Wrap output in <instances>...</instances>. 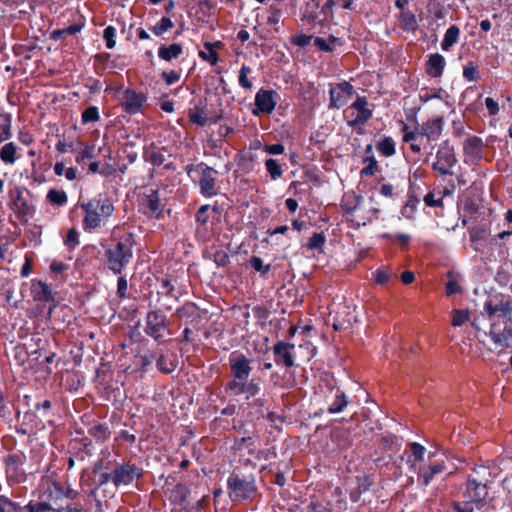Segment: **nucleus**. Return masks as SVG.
<instances>
[{"instance_id": "nucleus-1", "label": "nucleus", "mask_w": 512, "mask_h": 512, "mask_svg": "<svg viewBox=\"0 0 512 512\" xmlns=\"http://www.w3.org/2000/svg\"><path fill=\"white\" fill-rule=\"evenodd\" d=\"M231 379L225 384L224 390L231 396H244L250 400L261 391V378H251L253 359L240 351H234L229 356Z\"/></svg>"}, {"instance_id": "nucleus-2", "label": "nucleus", "mask_w": 512, "mask_h": 512, "mask_svg": "<svg viewBox=\"0 0 512 512\" xmlns=\"http://www.w3.org/2000/svg\"><path fill=\"white\" fill-rule=\"evenodd\" d=\"M136 235L118 226L114 227L105 246L106 267L115 275H121L133 259Z\"/></svg>"}, {"instance_id": "nucleus-3", "label": "nucleus", "mask_w": 512, "mask_h": 512, "mask_svg": "<svg viewBox=\"0 0 512 512\" xmlns=\"http://www.w3.org/2000/svg\"><path fill=\"white\" fill-rule=\"evenodd\" d=\"M85 215L82 227L85 232H93L99 229L102 222L107 221L115 210L112 200L104 194H98L87 202L80 204Z\"/></svg>"}, {"instance_id": "nucleus-4", "label": "nucleus", "mask_w": 512, "mask_h": 512, "mask_svg": "<svg viewBox=\"0 0 512 512\" xmlns=\"http://www.w3.org/2000/svg\"><path fill=\"white\" fill-rule=\"evenodd\" d=\"M226 488L229 499L234 503L252 500L258 492L256 476L233 471L227 478Z\"/></svg>"}, {"instance_id": "nucleus-5", "label": "nucleus", "mask_w": 512, "mask_h": 512, "mask_svg": "<svg viewBox=\"0 0 512 512\" xmlns=\"http://www.w3.org/2000/svg\"><path fill=\"white\" fill-rule=\"evenodd\" d=\"M34 381L45 383L52 374L55 352L47 338L34 339Z\"/></svg>"}, {"instance_id": "nucleus-6", "label": "nucleus", "mask_w": 512, "mask_h": 512, "mask_svg": "<svg viewBox=\"0 0 512 512\" xmlns=\"http://www.w3.org/2000/svg\"><path fill=\"white\" fill-rule=\"evenodd\" d=\"M446 457L430 453L425 462L414 471L417 474V483L421 487H427L440 478L449 474L446 465Z\"/></svg>"}, {"instance_id": "nucleus-7", "label": "nucleus", "mask_w": 512, "mask_h": 512, "mask_svg": "<svg viewBox=\"0 0 512 512\" xmlns=\"http://www.w3.org/2000/svg\"><path fill=\"white\" fill-rule=\"evenodd\" d=\"M144 332L159 344L165 342L164 338L171 335V332L170 320L163 310L154 308L147 312Z\"/></svg>"}, {"instance_id": "nucleus-8", "label": "nucleus", "mask_w": 512, "mask_h": 512, "mask_svg": "<svg viewBox=\"0 0 512 512\" xmlns=\"http://www.w3.org/2000/svg\"><path fill=\"white\" fill-rule=\"evenodd\" d=\"M12 209L17 219L24 224H28L32 216V194L24 187H15L11 190Z\"/></svg>"}, {"instance_id": "nucleus-9", "label": "nucleus", "mask_w": 512, "mask_h": 512, "mask_svg": "<svg viewBox=\"0 0 512 512\" xmlns=\"http://www.w3.org/2000/svg\"><path fill=\"white\" fill-rule=\"evenodd\" d=\"M463 498L468 503L475 505L476 508H483L488 503L489 499V487L487 482L479 481L469 475L465 483Z\"/></svg>"}, {"instance_id": "nucleus-10", "label": "nucleus", "mask_w": 512, "mask_h": 512, "mask_svg": "<svg viewBox=\"0 0 512 512\" xmlns=\"http://www.w3.org/2000/svg\"><path fill=\"white\" fill-rule=\"evenodd\" d=\"M142 466L128 460L117 463L114 467V486H129L144 476Z\"/></svg>"}, {"instance_id": "nucleus-11", "label": "nucleus", "mask_w": 512, "mask_h": 512, "mask_svg": "<svg viewBox=\"0 0 512 512\" xmlns=\"http://www.w3.org/2000/svg\"><path fill=\"white\" fill-rule=\"evenodd\" d=\"M324 408L329 414H338L343 412L350 404L346 393L338 386L327 385L323 391Z\"/></svg>"}, {"instance_id": "nucleus-12", "label": "nucleus", "mask_w": 512, "mask_h": 512, "mask_svg": "<svg viewBox=\"0 0 512 512\" xmlns=\"http://www.w3.org/2000/svg\"><path fill=\"white\" fill-rule=\"evenodd\" d=\"M64 495V488L49 476H43L38 486V502L57 506Z\"/></svg>"}, {"instance_id": "nucleus-13", "label": "nucleus", "mask_w": 512, "mask_h": 512, "mask_svg": "<svg viewBox=\"0 0 512 512\" xmlns=\"http://www.w3.org/2000/svg\"><path fill=\"white\" fill-rule=\"evenodd\" d=\"M457 163L454 148L444 141L436 152V161L432 164L433 170L441 175H452V168Z\"/></svg>"}, {"instance_id": "nucleus-14", "label": "nucleus", "mask_w": 512, "mask_h": 512, "mask_svg": "<svg viewBox=\"0 0 512 512\" xmlns=\"http://www.w3.org/2000/svg\"><path fill=\"white\" fill-rule=\"evenodd\" d=\"M196 167L197 170H200V178L198 181L200 193L206 198L216 196L218 194V188L216 186L215 175L218 172L204 162H200Z\"/></svg>"}, {"instance_id": "nucleus-15", "label": "nucleus", "mask_w": 512, "mask_h": 512, "mask_svg": "<svg viewBox=\"0 0 512 512\" xmlns=\"http://www.w3.org/2000/svg\"><path fill=\"white\" fill-rule=\"evenodd\" d=\"M205 314L206 312L201 310L200 307L192 301H186L175 310V316L177 318L184 321L186 325L193 326L196 330L199 329V324Z\"/></svg>"}, {"instance_id": "nucleus-16", "label": "nucleus", "mask_w": 512, "mask_h": 512, "mask_svg": "<svg viewBox=\"0 0 512 512\" xmlns=\"http://www.w3.org/2000/svg\"><path fill=\"white\" fill-rule=\"evenodd\" d=\"M354 94V88L348 81H342L329 90V108L340 109L348 103V98Z\"/></svg>"}, {"instance_id": "nucleus-17", "label": "nucleus", "mask_w": 512, "mask_h": 512, "mask_svg": "<svg viewBox=\"0 0 512 512\" xmlns=\"http://www.w3.org/2000/svg\"><path fill=\"white\" fill-rule=\"evenodd\" d=\"M485 144L481 137L468 135L463 142L465 163L477 165L483 158Z\"/></svg>"}, {"instance_id": "nucleus-18", "label": "nucleus", "mask_w": 512, "mask_h": 512, "mask_svg": "<svg viewBox=\"0 0 512 512\" xmlns=\"http://www.w3.org/2000/svg\"><path fill=\"white\" fill-rule=\"evenodd\" d=\"M294 350L293 343L283 340L276 342L272 347L275 364L285 368L293 367L295 365Z\"/></svg>"}, {"instance_id": "nucleus-19", "label": "nucleus", "mask_w": 512, "mask_h": 512, "mask_svg": "<svg viewBox=\"0 0 512 512\" xmlns=\"http://www.w3.org/2000/svg\"><path fill=\"white\" fill-rule=\"evenodd\" d=\"M357 322L356 306L344 304L336 311L332 327L335 331H341L351 328Z\"/></svg>"}, {"instance_id": "nucleus-20", "label": "nucleus", "mask_w": 512, "mask_h": 512, "mask_svg": "<svg viewBox=\"0 0 512 512\" xmlns=\"http://www.w3.org/2000/svg\"><path fill=\"white\" fill-rule=\"evenodd\" d=\"M278 97V93L274 90H267L264 88L259 89L255 95V106L257 111H253V114H271L275 109Z\"/></svg>"}, {"instance_id": "nucleus-21", "label": "nucleus", "mask_w": 512, "mask_h": 512, "mask_svg": "<svg viewBox=\"0 0 512 512\" xmlns=\"http://www.w3.org/2000/svg\"><path fill=\"white\" fill-rule=\"evenodd\" d=\"M146 101L147 96L144 93H138L133 89L127 88L123 93L121 107L126 113L135 115L141 112Z\"/></svg>"}, {"instance_id": "nucleus-22", "label": "nucleus", "mask_w": 512, "mask_h": 512, "mask_svg": "<svg viewBox=\"0 0 512 512\" xmlns=\"http://www.w3.org/2000/svg\"><path fill=\"white\" fill-rule=\"evenodd\" d=\"M190 489L184 483H177L170 491L168 499L174 506L179 507L180 511L190 512L193 505L189 501Z\"/></svg>"}, {"instance_id": "nucleus-23", "label": "nucleus", "mask_w": 512, "mask_h": 512, "mask_svg": "<svg viewBox=\"0 0 512 512\" xmlns=\"http://www.w3.org/2000/svg\"><path fill=\"white\" fill-rule=\"evenodd\" d=\"M368 101L365 96H357L356 100L351 104V108L357 111L354 119L348 121V126L357 128L365 125L373 116V111L368 107Z\"/></svg>"}, {"instance_id": "nucleus-24", "label": "nucleus", "mask_w": 512, "mask_h": 512, "mask_svg": "<svg viewBox=\"0 0 512 512\" xmlns=\"http://www.w3.org/2000/svg\"><path fill=\"white\" fill-rule=\"evenodd\" d=\"M6 474L9 480L17 483L26 481L27 475L23 469V456L11 454L6 458Z\"/></svg>"}, {"instance_id": "nucleus-25", "label": "nucleus", "mask_w": 512, "mask_h": 512, "mask_svg": "<svg viewBox=\"0 0 512 512\" xmlns=\"http://www.w3.org/2000/svg\"><path fill=\"white\" fill-rule=\"evenodd\" d=\"M444 121L440 116L428 119L423 122L419 128L421 138H426L427 144H431L440 138L443 130Z\"/></svg>"}, {"instance_id": "nucleus-26", "label": "nucleus", "mask_w": 512, "mask_h": 512, "mask_svg": "<svg viewBox=\"0 0 512 512\" xmlns=\"http://www.w3.org/2000/svg\"><path fill=\"white\" fill-rule=\"evenodd\" d=\"M144 214L157 219L163 217V206L161 205L159 191L157 189L151 190V192L145 196Z\"/></svg>"}, {"instance_id": "nucleus-27", "label": "nucleus", "mask_w": 512, "mask_h": 512, "mask_svg": "<svg viewBox=\"0 0 512 512\" xmlns=\"http://www.w3.org/2000/svg\"><path fill=\"white\" fill-rule=\"evenodd\" d=\"M35 284H37L39 290L34 295V301H40L48 304V315H51L52 311L58 305V302L55 299V293H53L50 287L43 281H34V285Z\"/></svg>"}, {"instance_id": "nucleus-28", "label": "nucleus", "mask_w": 512, "mask_h": 512, "mask_svg": "<svg viewBox=\"0 0 512 512\" xmlns=\"http://www.w3.org/2000/svg\"><path fill=\"white\" fill-rule=\"evenodd\" d=\"M20 295V299H14L13 291L7 290L6 300L15 308H28L31 302L30 297L32 296V284L23 283L20 288Z\"/></svg>"}, {"instance_id": "nucleus-29", "label": "nucleus", "mask_w": 512, "mask_h": 512, "mask_svg": "<svg viewBox=\"0 0 512 512\" xmlns=\"http://www.w3.org/2000/svg\"><path fill=\"white\" fill-rule=\"evenodd\" d=\"M445 66L446 61L443 55L434 53L429 55L425 64V71L430 77L440 78L443 75Z\"/></svg>"}, {"instance_id": "nucleus-30", "label": "nucleus", "mask_w": 512, "mask_h": 512, "mask_svg": "<svg viewBox=\"0 0 512 512\" xmlns=\"http://www.w3.org/2000/svg\"><path fill=\"white\" fill-rule=\"evenodd\" d=\"M321 0H310V2H306L301 9V20L306 22L309 25H316L319 23V15L321 13L320 9Z\"/></svg>"}, {"instance_id": "nucleus-31", "label": "nucleus", "mask_w": 512, "mask_h": 512, "mask_svg": "<svg viewBox=\"0 0 512 512\" xmlns=\"http://www.w3.org/2000/svg\"><path fill=\"white\" fill-rule=\"evenodd\" d=\"M497 324H491L489 336L492 341L503 348L512 347V327H505L502 332L497 331Z\"/></svg>"}, {"instance_id": "nucleus-32", "label": "nucleus", "mask_w": 512, "mask_h": 512, "mask_svg": "<svg viewBox=\"0 0 512 512\" xmlns=\"http://www.w3.org/2000/svg\"><path fill=\"white\" fill-rule=\"evenodd\" d=\"M484 310L489 318L496 313H500L502 317H509L512 314V303L504 300L494 303L492 300H488L484 304Z\"/></svg>"}, {"instance_id": "nucleus-33", "label": "nucleus", "mask_w": 512, "mask_h": 512, "mask_svg": "<svg viewBox=\"0 0 512 512\" xmlns=\"http://www.w3.org/2000/svg\"><path fill=\"white\" fill-rule=\"evenodd\" d=\"M372 486V482L367 475L356 476L355 486L350 489L349 498L351 502L357 503L362 494L369 491Z\"/></svg>"}, {"instance_id": "nucleus-34", "label": "nucleus", "mask_w": 512, "mask_h": 512, "mask_svg": "<svg viewBox=\"0 0 512 512\" xmlns=\"http://www.w3.org/2000/svg\"><path fill=\"white\" fill-rule=\"evenodd\" d=\"M165 148H159L154 143L144 148L143 158L146 162L152 164L154 167H159L164 164L166 158L162 153Z\"/></svg>"}, {"instance_id": "nucleus-35", "label": "nucleus", "mask_w": 512, "mask_h": 512, "mask_svg": "<svg viewBox=\"0 0 512 512\" xmlns=\"http://www.w3.org/2000/svg\"><path fill=\"white\" fill-rule=\"evenodd\" d=\"M448 281L445 285V293L447 296H452L455 294H462L463 288L461 286V282L463 281V276L458 273L454 272L453 270H449L446 274Z\"/></svg>"}, {"instance_id": "nucleus-36", "label": "nucleus", "mask_w": 512, "mask_h": 512, "mask_svg": "<svg viewBox=\"0 0 512 512\" xmlns=\"http://www.w3.org/2000/svg\"><path fill=\"white\" fill-rule=\"evenodd\" d=\"M155 364L157 369L164 374H171L177 368V363L172 356L165 354L161 349L156 350Z\"/></svg>"}, {"instance_id": "nucleus-37", "label": "nucleus", "mask_w": 512, "mask_h": 512, "mask_svg": "<svg viewBox=\"0 0 512 512\" xmlns=\"http://www.w3.org/2000/svg\"><path fill=\"white\" fill-rule=\"evenodd\" d=\"M183 53V46L180 43H172L170 45H160L158 48V57L166 62L177 59Z\"/></svg>"}, {"instance_id": "nucleus-38", "label": "nucleus", "mask_w": 512, "mask_h": 512, "mask_svg": "<svg viewBox=\"0 0 512 512\" xmlns=\"http://www.w3.org/2000/svg\"><path fill=\"white\" fill-rule=\"evenodd\" d=\"M410 450L411 453L407 457V464L409 465L411 470L416 471L417 463L421 462L422 464L423 462H425L424 455L426 452V448L417 442H413L410 444Z\"/></svg>"}, {"instance_id": "nucleus-39", "label": "nucleus", "mask_w": 512, "mask_h": 512, "mask_svg": "<svg viewBox=\"0 0 512 512\" xmlns=\"http://www.w3.org/2000/svg\"><path fill=\"white\" fill-rule=\"evenodd\" d=\"M0 512H32V500L25 506H21L8 497L0 495Z\"/></svg>"}, {"instance_id": "nucleus-40", "label": "nucleus", "mask_w": 512, "mask_h": 512, "mask_svg": "<svg viewBox=\"0 0 512 512\" xmlns=\"http://www.w3.org/2000/svg\"><path fill=\"white\" fill-rule=\"evenodd\" d=\"M203 46L207 50V52L199 51V57L202 60L208 61L212 66L216 65L219 61V56L215 52V49H220L223 46V43L221 41H216L214 43L205 42Z\"/></svg>"}, {"instance_id": "nucleus-41", "label": "nucleus", "mask_w": 512, "mask_h": 512, "mask_svg": "<svg viewBox=\"0 0 512 512\" xmlns=\"http://www.w3.org/2000/svg\"><path fill=\"white\" fill-rule=\"evenodd\" d=\"M399 27L403 31L415 33L418 29V22L415 14L409 10L401 11L399 15Z\"/></svg>"}, {"instance_id": "nucleus-42", "label": "nucleus", "mask_w": 512, "mask_h": 512, "mask_svg": "<svg viewBox=\"0 0 512 512\" xmlns=\"http://www.w3.org/2000/svg\"><path fill=\"white\" fill-rule=\"evenodd\" d=\"M238 170L246 175L254 170V164L256 161V155L252 153L240 152L236 155Z\"/></svg>"}, {"instance_id": "nucleus-43", "label": "nucleus", "mask_w": 512, "mask_h": 512, "mask_svg": "<svg viewBox=\"0 0 512 512\" xmlns=\"http://www.w3.org/2000/svg\"><path fill=\"white\" fill-rule=\"evenodd\" d=\"M34 412L43 418L40 419L42 428L45 427V422L49 424L53 423L52 403L50 400L46 399L43 402L36 403L34 405Z\"/></svg>"}, {"instance_id": "nucleus-44", "label": "nucleus", "mask_w": 512, "mask_h": 512, "mask_svg": "<svg viewBox=\"0 0 512 512\" xmlns=\"http://www.w3.org/2000/svg\"><path fill=\"white\" fill-rule=\"evenodd\" d=\"M15 360L18 365L22 366V372L26 374L25 378L28 379L31 374L32 364L29 361V355L25 346H17L15 348Z\"/></svg>"}, {"instance_id": "nucleus-45", "label": "nucleus", "mask_w": 512, "mask_h": 512, "mask_svg": "<svg viewBox=\"0 0 512 512\" xmlns=\"http://www.w3.org/2000/svg\"><path fill=\"white\" fill-rule=\"evenodd\" d=\"M88 433L97 442H105L111 436V430L107 423H96L88 429Z\"/></svg>"}, {"instance_id": "nucleus-46", "label": "nucleus", "mask_w": 512, "mask_h": 512, "mask_svg": "<svg viewBox=\"0 0 512 512\" xmlns=\"http://www.w3.org/2000/svg\"><path fill=\"white\" fill-rule=\"evenodd\" d=\"M21 397V391H18V402L16 406L17 410V417L20 418L21 414H23V424L26 423V421H32V414L30 412V406H29V395L23 394L22 399Z\"/></svg>"}, {"instance_id": "nucleus-47", "label": "nucleus", "mask_w": 512, "mask_h": 512, "mask_svg": "<svg viewBox=\"0 0 512 512\" xmlns=\"http://www.w3.org/2000/svg\"><path fill=\"white\" fill-rule=\"evenodd\" d=\"M459 36V27L456 25H451L444 34V38L441 43L442 50L449 51L450 48L458 42Z\"/></svg>"}, {"instance_id": "nucleus-48", "label": "nucleus", "mask_w": 512, "mask_h": 512, "mask_svg": "<svg viewBox=\"0 0 512 512\" xmlns=\"http://www.w3.org/2000/svg\"><path fill=\"white\" fill-rule=\"evenodd\" d=\"M377 151L384 157H392L396 154V144L392 137L385 136L376 144Z\"/></svg>"}, {"instance_id": "nucleus-49", "label": "nucleus", "mask_w": 512, "mask_h": 512, "mask_svg": "<svg viewBox=\"0 0 512 512\" xmlns=\"http://www.w3.org/2000/svg\"><path fill=\"white\" fill-rule=\"evenodd\" d=\"M284 9L283 5L280 3H271L267 9V24L268 25H277L280 22V19L283 15Z\"/></svg>"}, {"instance_id": "nucleus-50", "label": "nucleus", "mask_w": 512, "mask_h": 512, "mask_svg": "<svg viewBox=\"0 0 512 512\" xmlns=\"http://www.w3.org/2000/svg\"><path fill=\"white\" fill-rule=\"evenodd\" d=\"M235 451H242L247 449L248 454L252 455L255 453V441L251 436H244L236 438L232 447Z\"/></svg>"}, {"instance_id": "nucleus-51", "label": "nucleus", "mask_w": 512, "mask_h": 512, "mask_svg": "<svg viewBox=\"0 0 512 512\" xmlns=\"http://www.w3.org/2000/svg\"><path fill=\"white\" fill-rule=\"evenodd\" d=\"M204 107L196 105L193 109L188 112L189 121L198 126H205L208 123V118L204 116Z\"/></svg>"}, {"instance_id": "nucleus-52", "label": "nucleus", "mask_w": 512, "mask_h": 512, "mask_svg": "<svg viewBox=\"0 0 512 512\" xmlns=\"http://www.w3.org/2000/svg\"><path fill=\"white\" fill-rule=\"evenodd\" d=\"M11 115L0 111V142L11 137Z\"/></svg>"}, {"instance_id": "nucleus-53", "label": "nucleus", "mask_w": 512, "mask_h": 512, "mask_svg": "<svg viewBox=\"0 0 512 512\" xmlns=\"http://www.w3.org/2000/svg\"><path fill=\"white\" fill-rule=\"evenodd\" d=\"M363 163H367V165L361 169V177L373 176L378 172L379 166L374 155L365 156L363 159Z\"/></svg>"}, {"instance_id": "nucleus-54", "label": "nucleus", "mask_w": 512, "mask_h": 512, "mask_svg": "<svg viewBox=\"0 0 512 512\" xmlns=\"http://www.w3.org/2000/svg\"><path fill=\"white\" fill-rule=\"evenodd\" d=\"M462 75L469 82H476L480 78L479 66L474 61H469L463 66Z\"/></svg>"}, {"instance_id": "nucleus-55", "label": "nucleus", "mask_w": 512, "mask_h": 512, "mask_svg": "<svg viewBox=\"0 0 512 512\" xmlns=\"http://www.w3.org/2000/svg\"><path fill=\"white\" fill-rule=\"evenodd\" d=\"M17 147L13 142L5 144L0 150V158L4 163L13 164L16 160Z\"/></svg>"}, {"instance_id": "nucleus-56", "label": "nucleus", "mask_w": 512, "mask_h": 512, "mask_svg": "<svg viewBox=\"0 0 512 512\" xmlns=\"http://www.w3.org/2000/svg\"><path fill=\"white\" fill-rule=\"evenodd\" d=\"M265 168L272 180H278L284 173L281 165L276 159L273 158H268L265 161Z\"/></svg>"}, {"instance_id": "nucleus-57", "label": "nucleus", "mask_w": 512, "mask_h": 512, "mask_svg": "<svg viewBox=\"0 0 512 512\" xmlns=\"http://www.w3.org/2000/svg\"><path fill=\"white\" fill-rule=\"evenodd\" d=\"M266 403H267V399L263 396V397H253L252 401L249 402V407L250 409H252L256 415H257V418H264L265 417V414L266 412L268 411V409L266 408Z\"/></svg>"}, {"instance_id": "nucleus-58", "label": "nucleus", "mask_w": 512, "mask_h": 512, "mask_svg": "<svg viewBox=\"0 0 512 512\" xmlns=\"http://www.w3.org/2000/svg\"><path fill=\"white\" fill-rule=\"evenodd\" d=\"M174 27L173 21L169 17H162L159 22L153 25L150 30L155 36H162L169 29Z\"/></svg>"}, {"instance_id": "nucleus-59", "label": "nucleus", "mask_w": 512, "mask_h": 512, "mask_svg": "<svg viewBox=\"0 0 512 512\" xmlns=\"http://www.w3.org/2000/svg\"><path fill=\"white\" fill-rule=\"evenodd\" d=\"M137 362L142 371H147L148 368L156 360V350H149L144 354L136 356Z\"/></svg>"}, {"instance_id": "nucleus-60", "label": "nucleus", "mask_w": 512, "mask_h": 512, "mask_svg": "<svg viewBox=\"0 0 512 512\" xmlns=\"http://www.w3.org/2000/svg\"><path fill=\"white\" fill-rule=\"evenodd\" d=\"M47 199L50 203L58 206H63L68 201L66 192L58 189H50L47 194Z\"/></svg>"}, {"instance_id": "nucleus-61", "label": "nucleus", "mask_w": 512, "mask_h": 512, "mask_svg": "<svg viewBox=\"0 0 512 512\" xmlns=\"http://www.w3.org/2000/svg\"><path fill=\"white\" fill-rule=\"evenodd\" d=\"M301 512H334L330 503H322L319 501H310Z\"/></svg>"}, {"instance_id": "nucleus-62", "label": "nucleus", "mask_w": 512, "mask_h": 512, "mask_svg": "<svg viewBox=\"0 0 512 512\" xmlns=\"http://www.w3.org/2000/svg\"><path fill=\"white\" fill-rule=\"evenodd\" d=\"M100 119L99 109L97 106H89L86 108L81 115L82 124H88L92 122H97Z\"/></svg>"}, {"instance_id": "nucleus-63", "label": "nucleus", "mask_w": 512, "mask_h": 512, "mask_svg": "<svg viewBox=\"0 0 512 512\" xmlns=\"http://www.w3.org/2000/svg\"><path fill=\"white\" fill-rule=\"evenodd\" d=\"M326 238L323 233H314L308 240L307 247L310 250H322Z\"/></svg>"}, {"instance_id": "nucleus-64", "label": "nucleus", "mask_w": 512, "mask_h": 512, "mask_svg": "<svg viewBox=\"0 0 512 512\" xmlns=\"http://www.w3.org/2000/svg\"><path fill=\"white\" fill-rule=\"evenodd\" d=\"M469 311L463 309H455L452 312V325L455 327L462 326L469 320Z\"/></svg>"}]
</instances>
